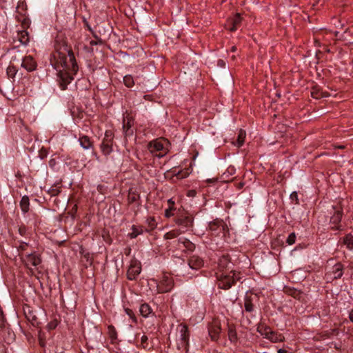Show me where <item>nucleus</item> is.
Wrapping results in <instances>:
<instances>
[{"mask_svg":"<svg viewBox=\"0 0 353 353\" xmlns=\"http://www.w3.org/2000/svg\"><path fill=\"white\" fill-rule=\"evenodd\" d=\"M54 48L55 52L50 61L58 71L57 81L60 88L65 90L73 80V75L77 74L79 67L74 52L65 41L62 43L57 42Z\"/></svg>","mask_w":353,"mask_h":353,"instance_id":"nucleus-1","label":"nucleus"},{"mask_svg":"<svg viewBox=\"0 0 353 353\" xmlns=\"http://www.w3.org/2000/svg\"><path fill=\"white\" fill-rule=\"evenodd\" d=\"M241 273L234 270H230L228 272H217V285L219 288L223 290H229L234 285L236 284L237 281L241 279Z\"/></svg>","mask_w":353,"mask_h":353,"instance_id":"nucleus-2","label":"nucleus"},{"mask_svg":"<svg viewBox=\"0 0 353 353\" xmlns=\"http://www.w3.org/2000/svg\"><path fill=\"white\" fill-rule=\"evenodd\" d=\"M147 148L152 154L160 159L169 152L170 142L166 139L159 138L150 141Z\"/></svg>","mask_w":353,"mask_h":353,"instance_id":"nucleus-3","label":"nucleus"},{"mask_svg":"<svg viewBox=\"0 0 353 353\" xmlns=\"http://www.w3.org/2000/svg\"><path fill=\"white\" fill-rule=\"evenodd\" d=\"M174 222L179 227L181 232L184 233L192 230L194 218L188 212L178 210Z\"/></svg>","mask_w":353,"mask_h":353,"instance_id":"nucleus-4","label":"nucleus"},{"mask_svg":"<svg viewBox=\"0 0 353 353\" xmlns=\"http://www.w3.org/2000/svg\"><path fill=\"white\" fill-rule=\"evenodd\" d=\"M19 257L23 265L28 269V274L32 276L35 274V269H37L39 265L41 263V258L37 252H32L29 254L21 253Z\"/></svg>","mask_w":353,"mask_h":353,"instance_id":"nucleus-5","label":"nucleus"},{"mask_svg":"<svg viewBox=\"0 0 353 353\" xmlns=\"http://www.w3.org/2000/svg\"><path fill=\"white\" fill-rule=\"evenodd\" d=\"M190 332L188 327L183 323L179 324L176 327V341L179 350L183 349L186 352L189 347Z\"/></svg>","mask_w":353,"mask_h":353,"instance_id":"nucleus-6","label":"nucleus"},{"mask_svg":"<svg viewBox=\"0 0 353 353\" xmlns=\"http://www.w3.org/2000/svg\"><path fill=\"white\" fill-rule=\"evenodd\" d=\"M157 287L158 293H166L170 292L174 287V280L172 276L163 274L159 280L152 279Z\"/></svg>","mask_w":353,"mask_h":353,"instance_id":"nucleus-7","label":"nucleus"},{"mask_svg":"<svg viewBox=\"0 0 353 353\" xmlns=\"http://www.w3.org/2000/svg\"><path fill=\"white\" fill-rule=\"evenodd\" d=\"M114 138V134L112 130H108L105 132L104 137L100 145V149L103 155L108 156L113 152Z\"/></svg>","mask_w":353,"mask_h":353,"instance_id":"nucleus-8","label":"nucleus"},{"mask_svg":"<svg viewBox=\"0 0 353 353\" xmlns=\"http://www.w3.org/2000/svg\"><path fill=\"white\" fill-rule=\"evenodd\" d=\"M228 229L227 225L221 219H215L209 223L208 230L212 232V235L219 236L224 234Z\"/></svg>","mask_w":353,"mask_h":353,"instance_id":"nucleus-9","label":"nucleus"},{"mask_svg":"<svg viewBox=\"0 0 353 353\" xmlns=\"http://www.w3.org/2000/svg\"><path fill=\"white\" fill-rule=\"evenodd\" d=\"M141 272V265L140 261L137 259H132L130 266L127 271L128 279L132 281L137 279Z\"/></svg>","mask_w":353,"mask_h":353,"instance_id":"nucleus-10","label":"nucleus"},{"mask_svg":"<svg viewBox=\"0 0 353 353\" xmlns=\"http://www.w3.org/2000/svg\"><path fill=\"white\" fill-rule=\"evenodd\" d=\"M232 265L233 264L231 263L229 256L223 255L220 257L219 260V272H228L230 270H232Z\"/></svg>","mask_w":353,"mask_h":353,"instance_id":"nucleus-11","label":"nucleus"},{"mask_svg":"<svg viewBox=\"0 0 353 353\" xmlns=\"http://www.w3.org/2000/svg\"><path fill=\"white\" fill-rule=\"evenodd\" d=\"M21 66L28 72H32L36 70L37 64L33 57L28 55L24 57L21 63Z\"/></svg>","mask_w":353,"mask_h":353,"instance_id":"nucleus-12","label":"nucleus"},{"mask_svg":"<svg viewBox=\"0 0 353 353\" xmlns=\"http://www.w3.org/2000/svg\"><path fill=\"white\" fill-rule=\"evenodd\" d=\"M203 260L196 255H193L188 260V266L190 268L198 270L203 266Z\"/></svg>","mask_w":353,"mask_h":353,"instance_id":"nucleus-13","label":"nucleus"},{"mask_svg":"<svg viewBox=\"0 0 353 353\" xmlns=\"http://www.w3.org/2000/svg\"><path fill=\"white\" fill-rule=\"evenodd\" d=\"M333 279H338L341 278L343 274V265L341 263H336L332 268L330 272Z\"/></svg>","mask_w":353,"mask_h":353,"instance_id":"nucleus-14","label":"nucleus"},{"mask_svg":"<svg viewBox=\"0 0 353 353\" xmlns=\"http://www.w3.org/2000/svg\"><path fill=\"white\" fill-rule=\"evenodd\" d=\"M208 332L212 340L216 341L219 338L221 327L217 323L212 324L208 327Z\"/></svg>","mask_w":353,"mask_h":353,"instance_id":"nucleus-15","label":"nucleus"},{"mask_svg":"<svg viewBox=\"0 0 353 353\" xmlns=\"http://www.w3.org/2000/svg\"><path fill=\"white\" fill-rule=\"evenodd\" d=\"M178 246L179 249H184L189 251L194 250L195 246L190 240L185 238H180L178 240Z\"/></svg>","mask_w":353,"mask_h":353,"instance_id":"nucleus-16","label":"nucleus"},{"mask_svg":"<svg viewBox=\"0 0 353 353\" xmlns=\"http://www.w3.org/2000/svg\"><path fill=\"white\" fill-rule=\"evenodd\" d=\"M16 39H17L21 45L27 46L30 41L29 34L26 30L18 31Z\"/></svg>","mask_w":353,"mask_h":353,"instance_id":"nucleus-17","label":"nucleus"},{"mask_svg":"<svg viewBox=\"0 0 353 353\" xmlns=\"http://www.w3.org/2000/svg\"><path fill=\"white\" fill-rule=\"evenodd\" d=\"M79 142L80 145L84 150H90L93 148L92 142L91 141L90 137L86 135L80 136L79 138Z\"/></svg>","mask_w":353,"mask_h":353,"instance_id":"nucleus-18","label":"nucleus"},{"mask_svg":"<svg viewBox=\"0 0 353 353\" xmlns=\"http://www.w3.org/2000/svg\"><path fill=\"white\" fill-rule=\"evenodd\" d=\"M335 212L334 214L330 218V223L334 225H338L341 221L343 216V210L341 208H334Z\"/></svg>","mask_w":353,"mask_h":353,"instance_id":"nucleus-19","label":"nucleus"},{"mask_svg":"<svg viewBox=\"0 0 353 353\" xmlns=\"http://www.w3.org/2000/svg\"><path fill=\"white\" fill-rule=\"evenodd\" d=\"M244 310L246 312L251 313L254 310L253 297L245 296L244 299Z\"/></svg>","mask_w":353,"mask_h":353,"instance_id":"nucleus-20","label":"nucleus"},{"mask_svg":"<svg viewBox=\"0 0 353 353\" xmlns=\"http://www.w3.org/2000/svg\"><path fill=\"white\" fill-rule=\"evenodd\" d=\"M265 339L270 340L272 343H278L284 341V336L276 332L271 330V334H269Z\"/></svg>","mask_w":353,"mask_h":353,"instance_id":"nucleus-21","label":"nucleus"},{"mask_svg":"<svg viewBox=\"0 0 353 353\" xmlns=\"http://www.w3.org/2000/svg\"><path fill=\"white\" fill-rule=\"evenodd\" d=\"M132 121L130 119H124L123 122V129L125 136H130L133 134V130L132 129Z\"/></svg>","mask_w":353,"mask_h":353,"instance_id":"nucleus-22","label":"nucleus"},{"mask_svg":"<svg viewBox=\"0 0 353 353\" xmlns=\"http://www.w3.org/2000/svg\"><path fill=\"white\" fill-rule=\"evenodd\" d=\"M19 205L21 208V210L23 214L27 213L29 211L30 209V199L29 197L27 195H24L22 196Z\"/></svg>","mask_w":353,"mask_h":353,"instance_id":"nucleus-23","label":"nucleus"},{"mask_svg":"<svg viewBox=\"0 0 353 353\" xmlns=\"http://www.w3.org/2000/svg\"><path fill=\"white\" fill-rule=\"evenodd\" d=\"M242 21V18L239 14H236L234 17L231 20L232 26L229 28V30L232 32L236 31L239 27Z\"/></svg>","mask_w":353,"mask_h":353,"instance_id":"nucleus-24","label":"nucleus"},{"mask_svg":"<svg viewBox=\"0 0 353 353\" xmlns=\"http://www.w3.org/2000/svg\"><path fill=\"white\" fill-rule=\"evenodd\" d=\"M271 330L272 329L264 323H260L256 328V331L264 338L271 334Z\"/></svg>","mask_w":353,"mask_h":353,"instance_id":"nucleus-25","label":"nucleus"},{"mask_svg":"<svg viewBox=\"0 0 353 353\" xmlns=\"http://www.w3.org/2000/svg\"><path fill=\"white\" fill-rule=\"evenodd\" d=\"M343 243L346 246L347 249L350 251L353 250V235L350 233L347 234L343 238Z\"/></svg>","mask_w":353,"mask_h":353,"instance_id":"nucleus-26","label":"nucleus"},{"mask_svg":"<svg viewBox=\"0 0 353 353\" xmlns=\"http://www.w3.org/2000/svg\"><path fill=\"white\" fill-rule=\"evenodd\" d=\"M311 96L314 99H319L322 97H324L325 95L323 91L318 86L315 85L312 88L311 90Z\"/></svg>","mask_w":353,"mask_h":353,"instance_id":"nucleus-27","label":"nucleus"},{"mask_svg":"<svg viewBox=\"0 0 353 353\" xmlns=\"http://www.w3.org/2000/svg\"><path fill=\"white\" fill-rule=\"evenodd\" d=\"M143 231L142 227L133 225L132 226V232L129 233L128 236L130 239H134L137 237L138 235L142 234Z\"/></svg>","mask_w":353,"mask_h":353,"instance_id":"nucleus-28","label":"nucleus"},{"mask_svg":"<svg viewBox=\"0 0 353 353\" xmlns=\"http://www.w3.org/2000/svg\"><path fill=\"white\" fill-rule=\"evenodd\" d=\"M139 311L143 317H148L151 314L152 309L148 304L143 303L141 305Z\"/></svg>","mask_w":353,"mask_h":353,"instance_id":"nucleus-29","label":"nucleus"},{"mask_svg":"<svg viewBox=\"0 0 353 353\" xmlns=\"http://www.w3.org/2000/svg\"><path fill=\"white\" fill-rule=\"evenodd\" d=\"M139 199L140 196L139 194L132 190L129 191L128 195V202L129 204H132L133 203L138 201Z\"/></svg>","mask_w":353,"mask_h":353,"instance_id":"nucleus-30","label":"nucleus"},{"mask_svg":"<svg viewBox=\"0 0 353 353\" xmlns=\"http://www.w3.org/2000/svg\"><path fill=\"white\" fill-rule=\"evenodd\" d=\"M108 333L112 343H114L117 339V332L115 327L113 325H109Z\"/></svg>","mask_w":353,"mask_h":353,"instance_id":"nucleus-31","label":"nucleus"},{"mask_svg":"<svg viewBox=\"0 0 353 353\" xmlns=\"http://www.w3.org/2000/svg\"><path fill=\"white\" fill-rule=\"evenodd\" d=\"M14 54L12 56L11 58V63L14 62H22V60L23 59L24 57L20 53L19 50H16L15 48H13Z\"/></svg>","mask_w":353,"mask_h":353,"instance_id":"nucleus-32","label":"nucleus"},{"mask_svg":"<svg viewBox=\"0 0 353 353\" xmlns=\"http://www.w3.org/2000/svg\"><path fill=\"white\" fill-rule=\"evenodd\" d=\"M18 72L17 67L10 64L6 70V74L9 78L14 79Z\"/></svg>","mask_w":353,"mask_h":353,"instance_id":"nucleus-33","label":"nucleus"},{"mask_svg":"<svg viewBox=\"0 0 353 353\" xmlns=\"http://www.w3.org/2000/svg\"><path fill=\"white\" fill-rule=\"evenodd\" d=\"M123 83L128 88H132L134 85V79L130 74H127L123 77Z\"/></svg>","mask_w":353,"mask_h":353,"instance_id":"nucleus-34","label":"nucleus"},{"mask_svg":"<svg viewBox=\"0 0 353 353\" xmlns=\"http://www.w3.org/2000/svg\"><path fill=\"white\" fill-rule=\"evenodd\" d=\"M179 230H172L165 234L164 238L165 239H172L176 238L179 234H181Z\"/></svg>","mask_w":353,"mask_h":353,"instance_id":"nucleus-35","label":"nucleus"},{"mask_svg":"<svg viewBox=\"0 0 353 353\" xmlns=\"http://www.w3.org/2000/svg\"><path fill=\"white\" fill-rule=\"evenodd\" d=\"M61 192V186L52 185L48 190V193L50 196H55Z\"/></svg>","mask_w":353,"mask_h":353,"instance_id":"nucleus-36","label":"nucleus"},{"mask_svg":"<svg viewBox=\"0 0 353 353\" xmlns=\"http://www.w3.org/2000/svg\"><path fill=\"white\" fill-rule=\"evenodd\" d=\"M228 338L232 343H236L238 337L236 332L234 329L230 327L228 330Z\"/></svg>","mask_w":353,"mask_h":353,"instance_id":"nucleus-37","label":"nucleus"},{"mask_svg":"<svg viewBox=\"0 0 353 353\" xmlns=\"http://www.w3.org/2000/svg\"><path fill=\"white\" fill-rule=\"evenodd\" d=\"M245 138V132L241 130L239 131V133L238 135V139H237L239 147L241 146L244 143Z\"/></svg>","mask_w":353,"mask_h":353,"instance_id":"nucleus-38","label":"nucleus"},{"mask_svg":"<svg viewBox=\"0 0 353 353\" xmlns=\"http://www.w3.org/2000/svg\"><path fill=\"white\" fill-rule=\"evenodd\" d=\"M177 210L176 208H172V207H168L165 210V216L167 217V218H170L172 216H176V213Z\"/></svg>","mask_w":353,"mask_h":353,"instance_id":"nucleus-39","label":"nucleus"},{"mask_svg":"<svg viewBox=\"0 0 353 353\" xmlns=\"http://www.w3.org/2000/svg\"><path fill=\"white\" fill-rule=\"evenodd\" d=\"M296 234L294 232H292L288 235L286 239V243L290 245H293L296 241Z\"/></svg>","mask_w":353,"mask_h":353,"instance_id":"nucleus-40","label":"nucleus"},{"mask_svg":"<svg viewBox=\"0 0 353 353\" xmlns=\"http://www.w3.org/2000/svg\"><path fill=\"white\" fill-rule=\"evenodd\" d=\"M28 247V243L26 242H21L20 245L18 246V252L19 255L21 253H25V251L27 250Z\"/></svg>","mask_w":353,"mask_h":353,"instance_id":"nucleus-41","label":"nucleus"},{"mask_svg":"<svg viewBox=\"0 0 353 353\" xmlns=\"http://www.w3.org/2000/svg\"><path fill=\"white\" fill-rule=\"evenodd\" d=\"M148 338L146 335H143L141 338V346L144 348V349H150V347H149V345H148Z\"/></svg>","mask_w":353,"mask_h":353,"instance_id":"nucleus-42","label":"nucleus"},{"mask_svg":"<svg viewBox=\"0 0 353 353\" xmlns=\"http://www.w3.org/2000/svg\"><path fill=\"white\" fill-rule=\"evenodd\" d=\"M147 223H148V226L150 227V230L154 229L157 226V223H156L155 219L154 217H149L147 219Z\"/></svg>","mask_w":353,"mask_h":353,"instance_id":"nucleus-43","label":"nucleus"},{"mask_svg":"<svg viewBox=\"0 0 353 353\" xmlns=\"http://www.w3.org/2000/svg\"><path fill=\"white\" fill-rule=\"evenodd\" d=\"M338 334L337 330L336 329H332V330L325 331L324 333H323V336H326L327 338H330V337H331V336L334 335V334Z\"/></svg>","mask_w":353,"mask_h":353,"instance_id":"nucleus-44","label":"nucleus"},{"mask_svg":"<svg viewBox=\"0 0 353 353\" xmlns=\"http://www.w3.org/2000/svg\"><path fill=\"white\" fill-rule=\"evenodd\" d=\"M125 312L126 314H128L129 316V317L132 319L133 322H134V323L137 322L135 315L132 310H130L129 308H125Z\"/></svg>","mask_w":353,"mask_h":353,"instance_id":"nucleus-45","label":"nucleus"},{"mask_svg":"<svg viewBox=\"0 0 353 353\" xmlns=\"http://www.w3.org/2000/svg\"><path fill=\"white\" fill-rule=\"evenodd\" d=\"M5 325V318L2 310L0 308V327H3Z\"/></svg>","mask_w":353,"mask_h":353,"instance_id":"nucleus-46","label":"nucleus"},{"mask_svg":"<svg viewBox=\"0 0 353 353\" xmlns=\"http://www.w3.org/2000/svg\"><path fill=\"white\" fill-rule=\"evenodd\" d=\"M25 313H26V316L28 317V319L29 320H32V322H33V321H35L37 320V317H36V316H35L33 313H32V314H31V312H30V311H29V314H30V315H28V314H27V313H26V312H25Z\"/></svg>","mask_w":353,"mask_h":353,"instance_id":"nucleus-47","label":"nucleus"},{"mask_svg":"<svg viewBox=\"0 0 353 353\" xmlns=\"http://www.w3.org/2000/svg\"><path fill=\"white\" fill-rule=\"evenodd\" d=\"M188 175V172H185V174H183L182 173V172H179L177 174H176V176L178 178H180V179H182V178H184V177H186Z\"/></svg>","mask_w":353,"mask_h":353,"instance_id":"nucleus-48","label":"nucleus"},{"mask_svg":"<svg viewBox=\"0 0 353 353\" xmlns=\"http://www.w3.org/2000/svg\"><path fill=\"white\" fill-rule=\"evenodd\" d=\"M168 207H172V208H175V207H174L175 203L172 199H170L168 200Z\"/></svg>","mask_w":353,"mask_h":353,"instance_id":"nucleus-49","label":"nucleus"},{"mask_svg":"<svg viewBox=\"0 0 353 353\" xmlns=\"http://www.w3.org/2000/svg\"><path fill=\"white\" fill-rule=\"evenodd\" d=\"M290 198L294 200H296L298 201V194H297V192H293L291 194H290Z\"/></svg>","mask_w":353,"mask_h":353,"instance_id":"nucleus-50","label":"nucleus"},{"mask_svg":"<svg viewBox=\"0 0 353 353\" xmlns=\"http://www.w3.org/2000/svg\"><path fill=\"white\" fill-rule=\"evenodd\" d=\"M19 232L21 235H25L26 228H19Z\"/></svg>","mask_w":353,"mask_h":353,"instance_id":"nucleus-51","label":"nucleus"},{"mask_svg":"<svg viewBox=\"0 0 353 353\" xmlns=\"http://www.w3.org/2000/svg\"><path fill=\"white\" fill-rule=\"evenodd\" d=\"M217 64H218V65H219V66H221V67H224V66H225V63L224 61H223V60H221V59H219V60L218 61V63H217Z\"/></svg>","mask_w":353,"mask_h":353,"instance_id":"nucleus-52","label":"nucleus"},{"mask_svg":"<svg viewBox=\"0 0 353 353\" xmlns=\"http://www.w3.org/2000/svg\"><path fill=\"white\" fill-rule=\"evenodd\" d=\"M216 181H217V179H216V178L208 179L206 180V181H207L208 183H214V182H216Z\"/></svg>","mask_w":353,"mask_h":353,"instance_id":"nucleus-53","label":"nucleus"},{"mask_svg":"<svg viewBox=\"0 0 353 353\" xmlns=\"http://www.w3.org/2000/svg\"><path fill=\"white\" fill-rule=\"evenodd\" d=\"M349 319L353 323V309L350 311L349 314Z\"/></svg>","mask_w":353,"mask_h":353,"instance_id":"nucleus-54","label":"nucleus"},{"mask_svg":"<svg viewBox=\"0 0 353 353\" xmlns=\"http://www.w3.org/2000/svg\"><path fill=\"white\" fill-rule=\"evenodd\" d=\"M277 353H288V352L285 350L283 349H279L277 352Z\"/></svg>","mask_w":353,"mask_h":353,"instance_id":"nucleus-55","label":"nucleus"},{"mask_svg":"<svg viewBox=\"0 0 353 353\" xmlns=\"http://www.w3.org/2000/svg\"><path fill=\"white\" fill-rule=\"evenodd\" d=\"M90 44L91 46H95V45H97V41H91L90 42Z\"/></svg>","mask_w":353,"mask_h":353,"instance_id":"nucleus-56","label":"nucleus"},{"mask_svg":"<svg viewBox=\"0 0 353 353\" xmlns=\"http://www.w3.org/2000/svg\"><path fill=\"white\" fill-rule=\"evenodd\" d=\"M236 50V46H232V47L231 48V51H232V52H235Z\"/></svg>","mask_w":353,"mask_h":353,"instance_id":"nucleus-57","label":"nucleus"},{"mask_svg":"<svg viewBox=\"0 0 353 353\" xmlns=\"http://www.w3.org/2000/svg\"><path fill=\"white\" fill-rule=\"evenodd\" d=\"M338 148H340V149H343V148H344V146L340 145Z\"/></svg>","mask_w":353,"mask_h":353,"instance_id":"nucleus-58","label":"nucleus"}]
</instances>
